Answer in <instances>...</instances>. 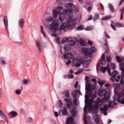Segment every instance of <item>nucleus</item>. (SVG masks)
Masks as SVG:
<instances>
[{
  "label": "nucleus",
  "instance_id": "nucleus-1",
  "mask_svg": "<svg viewBox=\"0 0 124 124\" xmlns=\"http://www.w3.org/2000/svg\"><path fill=\"white\" fill-rule=\"evenodd\" d=\"M64 13L66 15L67 17V23H63L60 27V20L57 19H54L52 16H49L46 18V23H51V24L48 26V28L50 31H66L70 29H73L76 28V18H74L73 16V13H72V9H65L64 10Z\"/></svg>",
  "mask_w": 124,
  "mask_h": 124
},
{
  "label": "nucleus",
  "instance_id": "nucleus-2",
  "mask_svg": "<svg viewBox=\"0 0 124 124\" xmlns=\"http://www.w3.org/2000/svg\"><path fill=\"white\" fill-rule=\"evenodd\" d=\"M98 95L100 96H104L102 99L100 98H98L95 101V104H102L105 103L106 101H108L110 99V93L106 91V90H100L98 93Z\"/></svg>",
  "mask_w": 124,
  "mask_h": 124
},
{
  "label": "nucleus",
  "instance_id": "nucleus-3",
  "mask_svg": "<svg viewBox=\"0 0 124 124\" xmlns=\"http://www.w3.org/2000/svg\"><path fill=\"white\" fill-rule=\"evenodd\" d=\"M86 88L88 92H90L91 95L93 96L92 99L89 100V104H88V106H89L88 108V110L89 111H93V99L96 97V91H95V89L92 88L90 84H88L87 85Z\"/></svg>",
  "mask_w": 124,
  "mask_h": 124
},
{
  "label": "nucleus",
  "instance_id": "nucleus-4",
  "mask_svg": "<svg viewBox=\"0 0 124 124\" xmlns=\"http://www.w3.org/2000/svg\"><path fill=\"white\" fill-rule=\"evenodd\" d=\"M95 51H96V48H95L93 46H92L91 48H82V52L85 55V57H89V58H92V54L93 53H95Z\"/></svg>",
  "mask_w": 124,
  "mask_h": 124
},
{
  "label": "nucleus",
  "instance_id": "nucleus-5",
  "mask_svg": "<svg viewBox=\"0 0 124 124\" xmlns=\"http://www.w3.org/2000/svg\"><path fill=\"white\" fill-rule=\"evenodd\" d=\"M116 104L115 102H112V101H109L108 104L104 105L103 107H101L100 108V111L102 112H107L108 111V108L112 106H114Z\"/></svg>",
  "mask_w": 124,
  "mask_h": 124
},
{
  "label": "nucleus",
  "instance_id": "nucleus-6",
  "mask_svg": "<svg viewBox=\"0 0 124 124\" xmlns=\"http://www.w3.org/2000/svg\"><path fill=\"white\" fill-rule=\"evenodd\" d=\"M62 10V7H58L56 9H53L52 10V18L53 19H57L58 18V15L61 14Z\"/></svg>",
  "mask_w": 124,
  "mask_h": 124
},
{
  "label": "nucleus",
  "instance_id": "nucleus-7",
  "mask_svg": "<svg viewBox=\"0 0 124 124\" xmlns=\"http://www.w3.org/2000/svg\"><path fill=\"white\" fill-rule=\"evenodd\" d=\"M110 74H108V75H109L110 76H112V81H116V82H119V81H120V79L121 77H120V76H118L117 77V75H118V72L117 71H114L111 74V70H110Z\"/></svg>",
  "mask_w": 124,
  "mask_h": 124
},
{
  "label": "nucleus",
  "instance_id": "nucleus-8",
  "mask_svg": "<svg viewBox=\"0 0 124 124\" xmlns=\"http://www.w3.org/2000/svg\"><path fill=\"white\" fill-rule=\"evenodd\" d=\"M118 102L124 104V90L121 92V94H118V97L116 99Z\"/></svg>",
  "mask_w": 124,
  "mask_h": 124
},
{
  "label": "nucleus",
  "instance_id": "nucleus-9",
  "mask_svg": "<svg viewBox=\"0 0 124 124\" xmlns=\"http://www.w3.org/2000/svg\"><path fill=\"white\" fill-rule=\"evenodd\" d=\"M64 100L66 102H67V103L66 104L67 108L68 109H71L72 106H73V104H72L71 100H70V99L65 98Z\"/></svg>",
  "mask_w": 124,
  "mask_h": 124
},
{
  "label": "nucleus",
  "instance_id": "nucleus-10",
  "mask_svg": "<svg viewBox=\"0 0 124 124\" xmlns=\"http://www.w3.org/2000/svg\"><path fill=\"white\" fill-rule=\"evenodd\" d=\"M3 22L5 27V30H6L8 33H9L8 31V20L7 19V16H4L3 17Z\"/></svg>",
  "mask_w": 124,
  "mask_h": 124
},
{
  "label": "nucleus",
  "instance_id": "nucleus-11",
  "mask_svg": "<svg viewBox=\"0 0 124 124\" xmlns=\"http://www.w3.org/2000/svg\"><path fill=\"white\" fill-rule=\"evenodd\" d=\"M63 56V58L66 60H67L68 59H71L72 60L73 59V54L69 52L67 53L64 54Z\"/></svg>",
  "mask_w": 124,
  "mask_h": 124
},
{
  "label": "nucleus",
  "instance_id": "nucleus-12",
  "mask_svg": "<svg viewBox=\"0 0 124 124\" xmlns=\"http://www.w3.org/2000/svg\"><path fill=\"white\" fill-rule=\"evenodd\" d=\"M100 72H102V73H105V71H106V70H107L108 71V74H110V69L109 68V67H101L100 68Z\"/></svg>",
  "mask_w": 124,
  "mask_h": 124
},
{
  "label": "nucleus",
  "instance_id": "nucleus-13",
  "mask_svg": "<svg viewBox=\"0 0 124 124\" xmlns=\"http://www.w3.org/2000/svg\"><path fill=\"white\" fill-rule=\"evenodd\" d=\"M0 117H1V118L3 119V120H4V122H6V123H8V120H7V118L6 117V116L5 115V114H4L3 111H1L0 109Z\"/></svg>",
  "mask_w": 124,
  "mask_h": 124
},
{
  "label": "nucleus",
  "instance_id": "nucleus-14",
  "mask_svg": "<svg viewBox=\"0 0 124 124\" xmlns=\"http://www.w3.org/2000/svg\"><path fill=\"white\" fill-rule=\"evenodd\" d=\"M66 124H75L74 123V118L72 117H70L67 119Z\"/></svg>",
  "mask_w": 124,
  "mask_h": 124
},
{
  "label": "nucleus",
  "instance_id": "nucleus-15",
  "mask_svg": "<svg viewBox=\"0 0 124 124\" xmlns=\"http://www.w3.org/2000/svg\"><path fill=\"white\" fill-rule=\"evenodd\" d=\"M24 24H25V19L24 18H20L18 21V25L21 29L24 28Z\"/></svg>",
  "mask_w": 124,
  "mask_h": 124
},
{
  "label": "nucleus",
  "instance_id": "nucleus-16",
  "mask_svg": "<svg viewBox=\"0 0 124 124\" xmlns=\"http://www.w3.org/2000/svg\"><path fill=\"white\" fill-rule=\"evenodd\" d=\"M36 43L38 47L39 52L40 53H42V49H41V45L40 44V41L38 40L36 41Z\"/></svg>",
  "mask_w": 124,
  "mask_h": 124
},
{
  "label": "nucleus",
  "instance_id": "nucleus-17",
  "mask_svg": "<svg viewBox=\"0 0 124 124\" xmlns=\"http://www.w3.org/2000/svg\"><path fill=\"white\" fill-rule=\"evenodd\" d=\"M100 62L101 64H102V65H104L106 63V60H105V55H104V54L102 55Z\"/></svg>",
  "mask_w": 124,
  "mask_h": 124
},
{
  "label": "nucleus",
  "instance_id": "nucleus-18",
  "mask_svg": "<svg viewBox=\"0 0 124 124\" xmlns=\"http://www.w3.org/2000/svg\"><path fill=\"white\" fill-rule=\"evenodd\" d=\"M63 116H67L68 112L66 108H63L61 110Z\"/></svg>",
  "mask_w": 124,
  "mask_h": 124
},
{
  "label": "nucleus",
  "instance_id": "nucleus-19",
  "mask_svg": "<svg viewBox=\"0 0 124 124\" xmlns=\"http://www.w3.org/2000/svg\"><path fill=\"white\" fill-rule=\"evenodd\" d=\"M10 118H14L17 116V112L15 111H11L9 114Z\"/></svg>",
  "mask_w": 124,
  "mask_h": 124
},
{
  "label": "nucleus",
  "instance_id": "nucleus-20",
  "mask_svg": "<svg viewBox=\"0 0 124 124\" xmlns=\"http://www.w3.org/2000/svg\"><path fill=\"white\" fill-rule=\"evenodd\" d=\"M63 94H64V96L67 98L70 97V95L69 94V91L68 90H65L63 92Z\"/></svg>",
  "mask_w": 124,
  "mask_h": 124
},
{
  "label": "nucleus",
  "instance_id": "nucleus-21",
  "mask_svg": "<svg viewBox=\"0 0 124 124\" xmlns=\"http://www.w3.org/2000/svg\"><path fill=\"white\" fill-rule=\"evenodd\" d=\"M114 25L116 28H124V24L119 22H116L114 23Z\"/></svg>",
  "mask_w": 124,
  "mask_h": 124
},
{
  "label": "nucleus",
  "instance_id": "nucleus-22",
  "mask_svg": "<svg viewBox=\"0 0 124 124\" xmlns=\"http://www.w3.org/2000/svg\"><path fill=\"white\" fill-rule=\"evenodd\" d=\"M119 12L121 13L120 20H123L124 19V8H123L122 9H120Z\"/></svg>",
  "mask_w": 124,
  "mask_h": 124
},
{
  "label": "nucleus",
  "instance_id": "nucleus-23",
  "mask_svg": "<svg viewBox=\"0 0 124 124\" xmlns=\"http://www.w3.org/2000/svg\"><path fill=\"white\" fill-rule=\"evenodd\" d=\"M0 64L2 65H5L6 64V62L5 61V59L3 57H1L0 59Z\"/></svg>",
  "mask_w": 124,
  "mask_h": 124
},
{
  "label": "nucleus",
  "instance_id": "nucleus-24",
  "mask_svg": "<svg viewBox=\"0 0 124 124\" xmlns=\"http://www.w3.org/2000/svg\"><path fill=\"white\" fill-rule=\"evenodd\" d=\"M59 20L60 21H63L65 20V16L63 14H60L59 15Z\"/></svg>",
  "mask_w": 124,
  "mask_h": 124
},
{
  "label": "nucleus",
  "instance_id": "nucleus-25",
  "mask_svg": "<svg viewBox=\"0 0 124 124\" xmlns=\"http://www.w3.org/2000/svg\"><path fill=\"white\" fill-rule=\"evenodd\" d=\"M85 29V27L83 25H79L76 28V31H83Z\"/></svg>",
  "mask_w": 124,
  "mask_h": 124
},
{
  "label": "nucleus",
  "instance_id": "nucleus-26",
  "mask_svg": "<svg viewBox=\"0 0 124 124\" xmlns=\"http://www.w3.org/2000/svg\"><path fill=\"white\" fill-rule=\"evenodd\" d=\"M116 61L118 62H124V57L120 58L118 56H116Z\"/></svg>",
  "mask_w": 124,
  "mask_h": 124
},
{
  "label": "nucleus",
  "instance_id": "nucleus-27",
  "mask_svg": "<svg viewBox=\"0 0 124 124\" xmlns=\"http://www.w3.org/2000/svg\"><path fill=\"white\" fill-rule=\"evenodd\" d=\"M98 18H99V14H97V13L95 14L93 17V21L94 22H95L96 20L98 19Z\"/></svg>",
  "mask_w": 124,
  "mask_h": 124
},
{
  "label": "nucleus",
  "instance_id": "nucleus-28",
  "mask_svg": "<svg viewBox=\"0 0 124 124\" xmlns=\"http://www.w3.org/2000/svg\"><path fill=\"white\" fill-rule=\"evenodd\" d=\"M71 115L73 117H76L77 116V111L73 108L71 111Z\"/></svg>",
  "mask_w": 124,
  "mask_h": 124
},
{
  "label": "nucleus",
  "instance_id": "nucleus-29",
  "mask_svg": "<svg viewBox=\"0 0 124 124\" xmlns=\"http://www.w3.org/2000/svg\"><path fill=\"white\" fill-rule=\"evenodd\" d=\"M68 45L69 46H73V45H75V41L73 40L69 41L68 42Z\"/></svg>",
  "mask_w": 124,
  "mask_h": 124
},
{
  "label": "nucleus",
  "instance_id": "nucleus-30",
  "mask_svg": "<svg viewBox=\"0 0 124 124\" xmlns=\"http://www.w3.org/2000/svg\"><path fill=\"white\" fill-rule=\"evenodd\" d=\"M40 28H41L40 30H41V33L43 34L44 37H46V34L45 33V32H44V29H43V26H41Z\"/></svg>",
  "mask_w": 124,
  "mask_h": 124
},
{
  "label": "nucleus",
  "instance_id": "nucleus-31",
  "mask_svg": "<svg viewBox=\"0 0 124 124\" xmlns=\"http://www.w3.org/2000/svg\"><path fill=\"white\" fill-rule=\"evenodd\" d=\"M73 64L76 67H80L81 66V64H80V63L77 62H75V61L73 62Z\"/></svg>",
  "mask_w": 124,
  "mask_h": 124
},
{
  "label": "nucleus",
  "instance_id": "nucleus-32",
  "mask_svg": "<svg viewBox=\"0 0 124 124\" xmlns=\"http://www.w3.org/2000/svg\"><path fill=\"white\" fill-rule=\"evenodd\" d=\"M111 18H112L111 16H104L103 18H102V20L106 21V20H108V19H111Z\"/></svg>",
  "mask_w": 124,
  "mask_h": 124
},
{
  "label": "nucleus",
  "instance_id": "nucleus-33",
  "mask_svg": "<svg viewBox=\"0 0 124 124\" xmlns=\"http://www.w3.org/2000/svg\"><path fill=\"white\" fill-rule=\"evenodd\" d=\"M108 7L112 13H115V9H114V7L112 5V4H110L108 5Z\"/></svg>",
  "mask_w": 124,
  "mask_h": 124
},
{
  "label": "nucleus",
  "instance_id": "nucleus-34",
  "mask_svg": "<svg viewBox=\"0 0 124 124\" xmlns=\"http://www.w3.org/2000/svg\"><path fill=\"white\" fill-rule=\"evenodd\" d=\"M71 94L73 97H74V98H75V97L77 96V91L75 90L74 91H73L71 93Z\"/></svg>",
  "mask_w": 124,
  "mask_h": 124
},
{
  "label": "nucleus",
  "instance_id": "nucleus-35",
  "mask_svg": "<svg viewBox=\"0 0 124 124\" xmlns=\"http://www.w3.org/2000/svg\"><path fill=\"white\" fill-rule=\"evenodd\" d=\"M93 27L92 26H88L85 29V31H93Z\"/></svg>",
  "mask_w": 124,
  "mask_h": 124
},
{
  "label": "nucleus",
  "instance_id": "nucleus-36",
  "mask_svg": "<svg viewBox=\"0 0 124 124\" xmlns=\"http://www.w3.org/2000/svg\"><path fill=\"white\" fill-rule=\"evenodd\" d=\"M72 5H73V4L72 3H67L65 4V7H66L67 8L72 7Z\"/></svg>",
  "mask_w": 124,
  "mask_h": 124
},
{
  "label": "nucleus",
  "instance_id": "nucleus-37",
  "mask_svg": "<svg viewBox=\"0 0 124 124\" xmlns=\"http://www.w3.org/2000/svg\"><path fill=\"white\" fill-rule=\"evenodd\" d=\"M67 41H69L68 38H64L62 40L61 44H63L64 43H65V42H67Z\"/></svg>",
  "mask_w": 124,
  "mask_h": 124
},
{
  "label": "nucleus",
  "instance_id": "nucleus-38",
  "mask_svg": "<svg viewBox=\"0 0 124 124\" xmlns=\"http://www.w3.org/2000/svg\"><path fill=\"white\" fill-rule=\"evenodd\" d=\"M105 41L106 43L104 45V49H109V47L108 46V45L107 44V39H105Z\"/></svg>",
  "mask_w": 124,
  "mask_h": 124
},
{
  "label": "nucleus",
  "instance_id": "nucleus-39",
  "mask_svg": "<svg viewBox=\"0 0 124 124\" xmlns=\"http://www.w3.org/2000/svg\"><path fill=\"white\" fill-rule=\"evenodd\" d=\"M31 81H28L27 79H24L22 81V83L23 85H28V83H30Z\"/></svg>",
  "mask_w": 124,
  "mask_h": 124
},
{
  "label": "nucleus",
  "instance_id": "nucleus-40",
  "mask_svg": "<svg viewBox=\"0 0 124 124\" xmlns=\"http://www.w3.org/2000/svg\"><path fill=\"white\" fill-rule=\"evenodd\" d=\"M80 44L81 45H82V46H86V45H87V43H86L85 41H83V40H80Z\"/></svg>",
  "mask_w": 124,
  "mask_h": 124
},
{
  "label": "nucleus",
  "instance_id": "nucleus-41",
  "mask_svg": "<svg viewBox=\"0 0 124 124\" xmlns=\"http://www.w3.org/2000/svg\"><path fill=\"white\" fill-rule=\"evenodd\" d=\"M78 62L81 63V64H83L85 62V60L84 59H80L78 60Z\"/></svg>",
  "mask_w": 124,
  "mask_h": 124
},
{
  "label": "nucleus",
  "instance_id": "nucleus-42",
  "mask_svg": "<svg viewBox=\"0 0 124 124\" xmlns=\"http://www.w3.org/2000/svg\"><path fill=\"white\" fill-rule=\"evenodd\" d=\"M94 113H97V106L95 105L93 106V109Z\"/></svg>",
  "mask_w": 124,
  "mask_h": 124
},
{
  "label": "nucleus",
  "instance_id": "nucleus-43",
  "mask_svg": "<svg viewBox=\"0 0 124 124\" xmlns=\"http://www.w3.org/2000/svg\"><path fill=\"white\" fill-rule=\"evenodd\" d=\"M110 66L112 67V69H116V65L115 64L113 63H110Z\"/></svg>",
  "mask_w": 124,
  "mask_h": 124
},
{
  "label": "nucleus",
  "instance_id": "nucleus-44",
  "mask_svg": "<svg viewBox=\"0 0 124 124\" xmlns=\"http://www.w3.org/2000/svg\"><path fill=\"white\" fill-rule=\"evenodd\" d=\"M124 78V75L122 74V76L121 77V80H120V84H124V79H123V78Z\"/></svg>",
  "mask_w": 124,
  "mask_h": 124
},
{
  "label": "nucleus",
  "instance_id": "nucleus-45",
  "mask_svg": "<svg viewBox=\"0 0 124 124\" xmlns=\"http://www.w3.org/2000/svg\"><path fill=\"white\" fill-rule=\"evenodd\" d=\"M111 60L112 59H111V57L108 56L107 57V61L108 62H111Z\"/></svg>",
  "mask_w": 124,
  "mask_h": 124
},
{
  "label": "nucleus",
  "instance_id": "nucleus-46",
  "mask_svg": "<svg viewBox=\"0 0 124 124\" xmlns=\"http://www.w3.org/2000/svg\"><path fill=\"white\" fill-rule=\"evenodd\" d=\"M81 72H83V70H80V71H78V72H76L75 74L76 75H78V74H80Z\"/></svg>",
  "mask_w": 124,
  "mask_h": 124
},
{
  "label": "nucleus",
  "instance_id": "nucleus-47",
  "mask_svg": "<svg viewBox=\"0 0 124 124\" xmlns=\"http://www.w3.org/2000/svg\"><path fill=\"white\" fill-rule=\"evenodd\" d=\"M87 109H88V106L84 108V115H87Z\"/></svg>",
  "mask_w": 124,
  "mask_h": 124
},
{
  "label": "nucleus",
  "instance_id": "nucleus-48",
  "mask_svg": "<svg viewBox=\"0 0 124 124\" xmlns=\"http://www.w3.org/2000/svg\"><path fill=\"white\" fill-rule=\"evenodd\" d=\"M105 87H106L108 90H109V89H110V84L108 83L106 84H105Z\"/></svg>",
  "mask_w": 124,
  "mask_h": 124
},
{
  "label": "nucleus",
  "instance_id": "nucleus-49",
  "mask_svg": "<svg viewBox=\"0 0 124 124\" xmlns=\"http://www.w3.org/2000/svg\"><path fill=\"white\" fill-rule=\"evenodd\" d=\"M104 33H105V35L107 37V38H110V36L108 35V34L107 33V32H106V31H105Z\"/></svg>",
  "mask_w": 124,
  "mask_h": 124
},
{
  "label": "nucleus",
  "instance_id": "nucleus-50",
  "mask_svg": "<svg viewBox=\"0 0 124 124\" xmlns=\"http://www.w3.org/2000/svg\"><path fill=\"white\" fill-rule=\"evenodd\" d=\"M98 83L99 84V85H100V86H102L103 85H104L105 82L104 81H98Z\"/></svg>",
  "mask_w": 124,
  "mask_h": 124
},
{
  "label": "nucleus",
  "instance_id": "nucleus-51",
  "mask_svg": "<svg viewBox=\"0 0 124 124\" xmlns=\"http://www.w3.org/2000/svg\"><path fill=\"white\" fill-rule=\"evenodd\" d=\"M74 104L75 105V106H77V100L76 99H74L73 100Z\"/></svg>",
  "mask_w": 124,
  "mask_h": 124
},
{
  "label": "nucleus",
  "instance_id": "nucleus-52",
  "mask_svg": "<svg viewBox=\"0 0 124 124\" xmlns=\"http://www.w3.org/2000/svg\"><path fill=\"white\" fill-rule=\"evenodd\" d=\"M110 27L112 28V29H113L114 31H116V27H115V26H114V25H113L112 24H110Z\"/></svg>",
  "mask_w": 124,
  "mask_h": 124
},
{
  "label": "nucleus",
  "instance_id": "nucleus-53",
  "mask_svg": "<svg viewBox=\"0 0 124 124\" xmlns=\"http://www.w3.org/2000/svg\"><path fill=\"white\" fill-rule=\"evenodd\" d=\"M32 122H33V119H32V118L29 117V122L31 123H32Z\"/></svg>",
  "mask_w": 124,
  "mask_h": 124
},
{
  "label": "nucleus",
  "instance_id": "nucleus-54",
  "mask_svg": "<svg viewBox=\"0 0 124 124\" xmlns=\"http://www.w3.org/2000/svg\"><path fill=\"white\" fill-rule=\"evenodd\" d=\"M56 42L58 43V44H61V43L60 42V38L59 37L56 38Z\"/></svg>",
  "mask_w": 124,
  "mask_h": 124
},
{
  "label": "nucleus",
  "instance_id": "nucleus-55",
  "mask_svg": "<svg viewBox=\"0 0 124 124\" xmlns=\"http://www.w3.org/2000/svg\"><path fill=\"white\" fill-rule=\"evenodd\" d=\"M16 94H21V91L20 90H16Z\"/></svg>",
  "mask_w": 124,
  "mask_h": 124
},
{
  "label": "nucleus",
  "instance_id": "nucleus-56",
  "mask_svg": "<svg viewBox=\"0 0 124 124\" xmlns=\"http://www.w3.org/2000/svg\"><path fill=\"white\" fill-rule=\"evenodd\" d=\"M54 115L55 117H59V113L57 111H54Z\"/></svg>",
  "mask_w": 124,
  "mask_h": 124
},
{
  "label": "nucleus",
  "instance_id": "nucleus-57",
  "mask_svg": "<svg viewBox=\"0 0 124 124\" xmlns=\"http://www.w3.org/2000/svg\"><path fill=\"white\" fill-rule=\"evenodd\" d=\"M70 63H71V60H69L68 62H66V64L67 65H68L69 64H70Z\"/></svg>",
  "mask_w": 124,
  "mask_h": 124
},
{
  "label": "nucleus",
  "instance_id": "nucleus-58",
  "mask_svg": "<svg viewBox=\"0 0 124 124\" xmlns=\"http://www.w3.org/2000/svg\"><path fill=\"white\" fill-rule=\"evenodd\" d=\"M93 19V16H89L88 19H87V21H91Z\"/></svg>",
  "mask_w": 124,
  "mask_h": 124
},
{
  "label": "nucleus",
  "instance_id": "nucleus-59",
  "mask_svg": "<svg viewBox=\"0 0 124 124\" xmlns=\"http://www.w3.org/2000/svg\"><path fill=\"white\" fill-rule=\"evenodd\" d=\"M91 81L93 83H96V79H95V78L91 79Z\"/></svg>",
  "mask_w": 124,
  "mask_h": 124
},
{
  "label": "nucleus",
  "instance_id": "nucleus-60",
  "mask_svg": "<svg viewBox=\"0 0 124 124\" xmlns=\"http://www.w3.org/2000/svg\"><path fill=\"white\" fill-rule=\"evenodd\" d=\"M52 36H54V37H57V34L54 32L51 34Z\"/></svg>",
  "mask_w": 124,
  "mask_h": 124
},
{
  "label": "nucleus",
  "instance_id": "nucleus-61",
  "mask_svg": "<svg viewBox=\"0 0 124 124\" xmlns=\"http://www.w3.org/2000/svg\"><path fill=\"white\" fill-rule=\"evenodd\" d=\"M92 8L91 7H89L88 8V11L89 12H91V11H92Z\"/></svg>",
  "mask_w": 124,
  "mask_h": 124
},
{
  "label": "nucleus",
  "instance_id": "nucleus-62",
  "mask_svg": "<svg viewBox=\"0 0 124 124\" xmlns=\"http://www.w3.org/2000/svg\"><path fill=\"white\" fill-rule=\"evenodd\" d=\"M88 44H89V45H93V42L89 40L88 41Z\"/></svg>",
  "mask_w": 124,
  "mask_h": 124
},
{
  "label": "nucleus",
  "instance_id": "nucleus-63",
  "mask_svg": "<svg viewBox=\"0 0 124 124\" xmlns=\"http://www.w3.org/2000/svg\"><path fill=\"white\" fill-rule=\"evenodd\" d=\"M59 104H60L61 106H62V100H59Z\"/></svg>",
  "mask_w": 124,
  "mask_h": 124
},
{
  "label": "nucleus",
  "instance_id": "nucleus-64",
  "mask_svg": "<svg viewBox=\"0 0 124 124\" xmlns=\"http://www.w3.org/2000/svg\"><path fill=\"white\" fill-rule=\"evenodd\" d=\"M78 87V82H76L75 84V88H77Z\"/></svg>",
  "mask_w": 124,
  "mask_h": 124
}]
</instances>
